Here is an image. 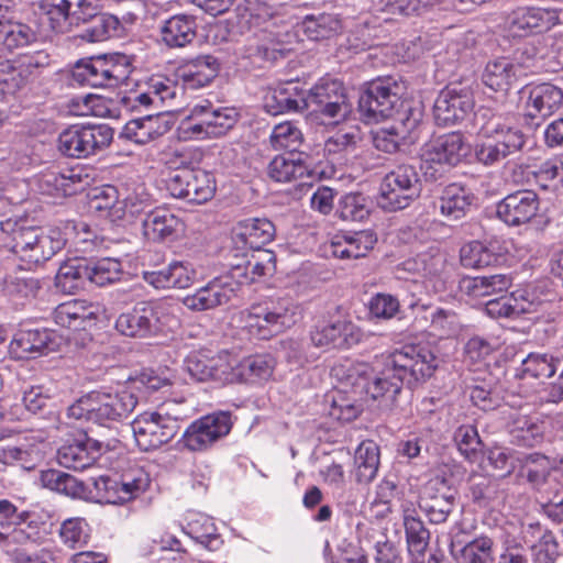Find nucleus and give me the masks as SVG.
Wrapping results in <instances>:
<instances>
[{"mask_svg":"<svg viewBox=\"0 0 563 563\" xmlns=\"http://www.w3.org/2000/svg\"><path fill=\"white\" fill-rule=\"evenodd\" d=\"M437 367V356L431 350L406 345L386 358L384 368L365 389L373 399H380L386 407H391L404 385L413 388L430 378Z\"/></svg>","mask_w":563,"mask_h":563,"instance_id":"obj_1","label":"nucleus"},{"mask_svg":"<svg viewBox=\"0 0 563 563\" xmlns=\"http://www.w3.org/2000/svg\"><path fill=\"white\" fill-rule=\"evenodd\" d=\"M3 246L13 253L27 269L49 261L66 244L57 228L18 224L7 221L1 224Z\"/></svg>","mask_w":563,"mask_h":563,"instance_id":"obj_2","label":"nucleus"},{"mask_svg":"<svg viewBox=\"0 0 563 563\" xmlns=\"http://www.w3.org/2000/svg\"><path fill=\"white\" fill-rule=\"evenodd\" d=\"M189 409L184 401L170 400L154 411H144L131 423L136 445L150 452L172 441L188 418Z\"/></svg>","mask_w":563,"mask_h":563,"instance_id":"obj_3","label":"nucleus"},{"mask_svg":"<svg viewBox=\"0 0 563 563\" xmlns=\"http://www.w3.org/2000/svg\"><path fill=\"white\" fill-rule=\"evenodd\" d=\"M137 405L136 396L122 389L115 393L91 391L80 397L67 409L69 418L86 420L110 428L128 418Z\"/></svg>","mask_w":563,"mask_h":563,"instance_id":"obj_4","label":"nucleus"},{"mask_svg":"<svg viewBox=\"0 0 563 563\" xmlns=\"http://www.w3.org/2000/svg\"><path fill=\"white\" fill-rule=\"evenodd\" d=\"M299 318L297 303L287 297L269 299L241 312L243 328L260 340H268L296 324Z\"/></svg>","mask_w":563,"mask_h":563,"instance_id":"obj_5","label":"nucleus"},{"mask_svg":"<svg viewBox=\"0 0 563 563\" xmlns=\"http://www.w3.org/2000/svg\"><path fill=\"white\" fill-rule=\"evenodd\" d=\"M405 86L394 77L377 78L368 84L360 95L358 111L367 123H376L394 115L401 104Z\"/></svg>","mask_w":563,"mask_h":563,"instance_id":"obj_6","label":"nucleus"},{"mask_svg":"<svg viewBox=\"0 0 563 563\" xmlns=\"http://www.w3.org/2000/svg\"><path fill=\"white\" fill-rule=\"evenodd\" d=\"M132 71L130 57L114 55L96 57L76 63L71 76L81 86L93 88H112L128 80Z\"/></svg>","mask_w":563,"mask_h":563,"instance_id":"obj_7","label":"nucleus"},{"mask_svg":"<svg viewBox=\"0 0 563 563\" xmlns=\"http://www.w3.org/2000/svg\"><path fill=\"white\" fill-rule=\"evenodd\" d=\"M113 140L108 124H73L58 136L59 152L71 158H87L106 150Z\"/></svg>","mask_w":563,"mask_h":563,"instance_id":"obj_8","label":"nucleus"},{"mask_svg":"<svg viewBox=\"0 0 563 563\" xmlns=\"http://www.w3.org/2000/svg\"><path fill=\"white\" fill-rule=\"evenodd\" d=\"M235 108H214L208 100L195 104L183 122L185 132L196 139L219 137L227 134L238 122Z\"/></svg>","mask_w":563,"mask_h":563,"instance_id":"obj_9","label":"nucleus"},{"mask_svg":"<svg viewBox=\"0 0 563 563\" xmlns=\"http://www.w3.org/2000/svg\"><path fill=\"white\" fill-rule=\"evenodd\" d=\"M498 427L508 435L511 443L534 448L542 444L549 429V421L536 416L521 413L507 405L495 406Z\"/></svg>","mask_w":563,"mask_h":563,"instance_id":"obj_10","label":"nucleus"},{"mask_svg":"<svg viewBox=\"0 0 563 563\" xmlns=\"http://www.w3.org/2000/svg\"><path fill=\"white\" fill-rule=\"evenodd\" d=\"M419 192L420 179L416 167L402 164L384 177L378 205L386 211H398L407 208Z\"/></svg>","mask_w":563,"mask_h":563,"instance_id":"obj_11","label":"nucleus"},{"mask_svg":"<svg viewBox=\"0 0 563 563\" xmlns=\"http://www.w3.org/2000/svg\"><path fill=\"white\" fill-rule=\"evenodd\" d=\"M179 90L176 80L163 75H155L139 86L137 90L121 96L119 103L128 111L170 107Z\"/></svg>","mask_w":563,"mask_h":563,"instance_id":"obj_12","label":"nucleus"},{"mask_svg":"<svg viewBox=\"0 0 563 563\" xmlns=\"http://www.w3.org/2000/svg\"><path fill=\"white\" fill-rule=\"evenodd\" d=\"M169 312L165 302L142 301L115 320V329L125 336L146 338L158 332Z\"/></svg>","mask_w":563,"mask_h":563,"instance_id":"obj_13","label":"nucleus"},{"mask_svg":"<svg viewBox=\"0 0 563 563\" xmlns=\"http://www.w3.org/2000/svg\"><path fill=\"white\" fill-rule=\"evenodd\" d=\"M470 153V146L459 132L440 135L427 143L421 150V168L426 175L437 178L439 167L456 166Z\"/></svg>","mask_w":563,"mask_h":563,"instance_id":"obj_14","label":"nucleus"},{"mask_svg":"<svg viewBox=\"0 0 563 563\" xmlns=\"http://www.w3.org/2000/svg\"><path fill=\"white\" fill-rule=\"evenodd\" d=\"M305 101L306 109L312 108L329 119H343L351 111L343 84L333 78H321L305 92Z\"/></svg>","mask_w":563,"mask_h":563,"instance_id":"obj_15","label":"nucleus"},{"mask_svg":"<svg viewBox=\"0 0 563 563\" xmlns=\"http://www.w3.org/2000/svg\"><path fill=\"white\" fill-rule=\"evenodd\" d=\"M232 424L229 411L206 415L191 422L185 430L181 437L183 445L191 452L205 451L228 435Z\"/></svg>","mask_w":563,"mask_h":563,"instance_id":"obj_16","label":"nucleus"},{"mask_svg":"<svg viewBox=\"0 0 563 563\" xmlns=\"http://www.w3.org/2000/svg\"><path fill=\"white\" fill-rule=\"evenodd\" d=\"M29 512H18V507L8 499H0V547L9 552L12 545L37 542L38 526L27 521Z\"/></svg>","mask_w":563,"mask_h":563,"instance_id":"obj_17","label":"nucleus"},{"mask_svg":"<svg viewBox=\"0 0 563 563\" xmlns=\"http://www.w3.org/2000/svg\"><path fill=\"white\" fill-rule=\"evenodd\" d=\"M561 14L553 8H518L506 16L504 30L512 37L543 33L560 23Z\"/></svg>","mask_w":563,"mask_h":563,"instance_id":"obj_18","label":"nucleus"},{"mask_svg":"<svg viewBox=\"0 0 563 563\" xmlns=\"http://www.w3.org/2000/svg\"><path fill=\"white\" fill-rule=\"evenodd\" d=\"M409 308L415 314L413 325L416 329L428 331L433 336L451 338L461 330L460 318L453 310L432 307L420 298L412 300Z\"/></svg>","mask_w":563,"mask_h":563,"instance_id":"obj_19","label":"nucleus"},{"mask_svg":"<svg viewBox=\"0 0 563 563\" xmlns=\"http://www.w3.org/2000/svg\"><path fill=\"white\" fill-rule=\"evenodd\" d=\"M474 100L466 89L446 87L433 104V118L439 126H451L463 121L472 111Z\"/></svg>","mask_w":563,"mask_h":563,"instance_id":"obj_20","label":"nucleus"},{"mask_svg":"<svg viewBox=\"0 0 563 563\" xmlns=\"http://www.w3.org/2000/svg\"><path fill=\"white\" fill-rule=\"evenodd\" d=\"M110 449V442L106 443L85 435L63 444L56 457L62 466L82 471L92 466L102 452Z\"/></svg>","mask_w":563,"mask_h":563,"instance_id":"obj_21","label":"nucleus"},{"mask_svg":"<svg viewBox=\"0 0 563 563\" xmlns=\"http://www.w3.org/2000/svg\"><path fill=\"white\" fill-rule=\"evenodd\" d=\"M454 495L443 479H432L423 487L419 506L431 523H443L454 507Z\"/></svg>","mask_w":563,"mask_h":563,"instance_id":"obj_22","label":"nucleus"},{"mask_svg":"<svg viewBox=\"0 0 563 563\" xmlns=\"http://www.w3.org/2000/svg\"><path fill=\"white\" fill-rule=\"evenodd\" d=\"M538 196L531 190H518L506 196L496 206L495 214L507 225L527 223L537 213Z\"/></svg>","mask_w":563,"mask_h":563,"instance_id":"obj_23","label":"nucleus"},{"mask_svg":"<svg viewBox=\"0 0 563 563\" xmlns=\"http://www.w3.org/2000/svg\"><path fill=\"white\" fill-rule=\"evenodd\" d=\"M317 347H343L356 344L361 340L358 328L351 321L336 319L318 323L310 333Z\"/></svg>","mask_w":563,"mask_h":563,"instance_id":"obj_24","label":"nucleus"},{"mask_svg":"<svg viewBox=\"0 0 563 563\" xmlns=\"http://www.w3.org/2000/svg\"><path fill=\"white\" fill-rule=\"evenodd\" d=\"M522 93L527 95L526 117L532 120H545L563 104L562 89L550 82L527 86Z\"/></svg>","mask_w":563,"mask_h":563,"instance_id":"obj_25","label":"nucleus"},{"mask_svg":"<svg viewBox=\"0 0 563 563\" xmlns=\"http://www.w3.org/2000/svg\"><path fill=\"white\" fill-rule=\"evenodd\" d=\"M276 230L267 218H247L239 221L232 230V241L241 250H263L272 242Z\"/></svg>","mask_w":563,"mask_h":563,"instance_id":"obj_26","label":"nucleus"},{"mask_svg":"<svg viewBox=\"0 0 563 563\" xmlns=\"http://www.w3.org/2000/svg\"><path fill=\"white\" fill-rule=\"evenodd\" d=\"M172 130V122L163 114L132 119L123 126L120 137L136 145L156 142Z\"/></svg>","mask_w":563,"mask_h":563,"instance_id":"obj_27","label":"nucleus"},{"mask_svg":"<svg viewBox=\"0 0 563 563\" xmlns=\"http://www.w3.org/2000/svg\"><path fill=\"white\" fill-rule=\"evenodd\" d=\"M185 371L196 382L228 380L232 366L227 355H208L205 352H192L184 362Z\"/></svg>","mask_w":563,"mask_h":563,"instance_id":"obj_28","label":"nucleus"},{"mask_svg":"<svg viewBox=\"0 0 563 563\" xmlns=\"http://www.w3.org/2000/svg\"><path fill=\"white\" fill-rule=\"evenodd\" d=\"M220 70V63L212 55H200L187 60L176 70L177 81L184 89H200L212 82Z\"/></svg>","mask_w":563,"mask_h":563,"instance_id":"obj_29","label":"nucleus"},{"mask_svg":"<svg viewBox=\"0 0 563 563\" xmlns=\"http://www.w3.org/2000/svg\"><path fill=\"white\" fill-rule=\"evenodd\" d=\"M54 333L47 329L21 330L10 342L9 351L14 358L23 360L53 351Z\"/></svg>","mask_w":563,"mask_h":563,"instance_id":"obj_30","label":"nucleus"},{"mask_svg":"<svg viewBox=\"0 0 563 563\" xmlns=\"http://www.w3.org/2000/svg\"><path fill=\"white\" fill-rule=\"evenodd\" d=\"M561 365L560 358L548 353H530L520 358V366H510L504 371L508 379H543L552 377Z\"/></svg>","mask_w":563,"mask_h":563,"instance_id":"obj_31","label":"nucleus"},{"mask_svg":"<svg viewBox=\"0 0 563 563\" xmlns=\"http://www.w3.org/2000/svg\"><path fill=\"white\" fill-rule=\"evenodd\" d=\"M181 227L180 219L164 208L151 210L142 220L144 238L155 243L172 241Z\"/></svg>","mask_w":563,"mask_h":563,"instance_id":"obj_32","label":"nucleus"},{"mask_svg":"<svg viewBox=\"0 0 563 563\" xmlns=\"http://www.w3.org/2000/svg\"><path fill=\"white\" fill-rule=\"evenodd\" d=\"M244 264L232 265V276L240 284H252L260 278L271 276L276 271V255L271 250H251Z\"/></svg>","mask_w":563,"mask_h":563,"instance_id":"obj_33","label":"nucleus"},{"mask_svg":"<svg viewBox=\"0 0 563 563\" xmlns=\"http://www.w3.org/2000/svg\"><path fill=\"white\" fill-rule=\"evenodd\" d=\"M264 109L272 115L301 111L306 109L305 91L294 82L280 85L266 93Z\"/></svg>","mask_w":563,"mask_h":563,"instance_id":"obj_34","label":"nucleus"},{"mask_svg":"<svg viewBox=\"0 0 563 563\" xmlns=\"http://www.w3.org/2000/svg\"><path fill=\"white\" fill-rule=\"evenodd\" d=\"M233 295L232 287L214 279L196 290L195 294L187 295L183 299V303L189 310L205 311L228 303Z\"/></svg>","mask_w":563,"mask_h":563,"instance_id":"obj_35","label":"nucleus"},{"mask_svg":"<svg viewBox=\"0 0 563 563\" xmlns=\"http://www.w3.org/2000/svg\"><path fill=\"white\" fill-rule=\"evenodd\" d=\"M377 242L376 235L368 230L351 234L336 235L331 241V253L341 260H356L366 256Z\"/></svg>","mask_w":563,"mask_h":563,"instance_id":"obj_36","label":"nucleus"},{"mask_svg":"<svg viewBox=\"0 0 563 563\" xmlns=\"http://www.w3.org/2000/svg\"><path fill=\"white\" fill-rule=\"evenodd\" d=\"M41 187L47 194L73 196L82 190L90 184V177L82 174L81 169H69L65 173L48 172L41 177Z\"/></svg>","mask_w":563,"mask_h":563,"instance_id":"obj_37","label":"nucleus"},{"mask_svg":"<svg viewBox=\"0 0 563 563\" xmlns=\"http://www.w3.org/2000/svg\"><path fill=\"white\" fill-rule=\"evenodd\" d=\"M474 196L457 184L448 185L437 201L440 213L450 221L464 218L470 211Z\"/></svg>","mask_w":563,"mask_h":563,"instance_id":"obj_38","label":"nucleus"},{"mask_svg":"<svg viewBox=\"0 0 563 563\" xmlns=\"http://www.w3.org/2000/svg\"><path fill=\"white\" fill-rule=\"evenodd\" d=\"M162 41L169 47H185L197 36V23L192 15L175 14L161 27Z\"/></svg>","mask_w":563,"mask_h":563,"instance_id":"obj_39","label":"nucleus"},{"mask_svg":"<svg viewBox=\"0 0 563 563\" xmlns=\"http://www.w3.org/2000/svg\"><path fill=\"white\" fill-rule=\"evenodd\" d=\"M56 324L70 330H85L96 319L91 306L85 301L70 300L58 305L53 311Z\"/></svg>","mask_w":563,"mask_h":563,"instance_id":"obj_40","label":"nucleus"},{"mask_svg":"<svg viewBox=\"0 0 563 563\" xmlns=\"http://www.w3.org/2000/svg\"><path fill=\"white\" fill-rule=\"evenodd\" d=\"M308 174L302 153L275 156L268 165L269 177L277 183H290Z\"/></svg>","mask_w":563,"mask_h":563,"instance_id":"obj_41","label":"nucleus"},{"mask_svg":"<svg viewBox=\"0 0 563 563\" xmlns=\"http://www.w3.org/2000/svg\"><path fill=\"white\" fill-rule=\"evenodd\" d=\"M88 21L89 25L82 30L80 37L90 43L120 37L124 32V26L120 20L109 13H98L97 11L96 15Z\"/></svg>","mask_w":563,"mask_h":563,"instance_id":"obj_42","label":"nucleus"},{"mask_svg":"<svg viewBox=\"0 0 563 563\" xmlns=\"http://www.w3.org/2000/svg\"><path fill=\"white\" fill-rule=\"evenodd\" d=\"M184 529L191 539L210 551L219 550L223 543L211 518L206 515L191 514Z\"/></svg>","mask_w":563,"mask_h":563,"instance_id":"obj_43","label":"nucleus"},{"mask_svg":"<svg viewBox=\"0 0 563 563\" xmlns=\"http://www.w3.org/2000/svg\"><path fill=\"white\" fill-rule=\"evenodd\" d=\"M493 112L489 108L481 107L474 114V126L477 129L475 145L476 158L485 165L493 164Z\"/></svg>","mask_w":563,"mask_h":563,"instance_id":"obj_44","label":"nucleus"},{"mask_svg":"<svg viewBox=\"0 0 563 563\" xmlns=\"http://www.w3.org/2000/svg\"><path fill=\"white\" fill-rule=\"evenodd\" d=\"M37 41V33L29 24L15 21L0 30V52L15 53Z\"/></svg>","mask_w":563,"mask_h":563,"instance_id":"obj_45","label":"nucleus"},{"mask_svg":"<svg viewBox=\"0 0 563 563\" xmlns=\"http://www.w3.org/2000/svg\"><path fill=\"white\" fill-rule=\"evenodd\" d=\"M402 518L409 554L416 559L422 558L429 545L430 532L422 520L415 516V510L405 508Z\"/></svg>","mask_w":563,"mask_h":563,"instance_id":"obj_46","label":"nucleus"},{"mask_svg":"<svg viewBox=\"0 0 563 563\" xmlns=\"http://www.w3.org/2000/svg\"><path fill=\"white\" fill-rule=\"evenodd\" d=\"M85 280H88V260L85 257L66 260L56 275V286L69 294L79 289Z\"/></svg>","mask_w":563,"mask_h":563,"instance_id":"obj_47","label":"nucleus"},{"mask_svg":"<svg viewBox=\"0 0 563 563\" xmlns=\"http://www.w3.org/2000/svg\"><path fill=\"white\" fill-rule=\"evenodd\" d=\"M14 66V73L20 90L26 82L34 80L51 65L52 58L46 51L40 49L31 54H23Z\"/></svg>","mask_w":563,"mask_h":563,"instance_id":"obj_48","label":"nucleus"},{"mask_svg":"<svg viewBox=\"0 0 563 563\" xmlns=\"http://www.w3.org/2000/svg\"><path fill=\"white\" fill-rule=\"evenodd\" d=\"M276 366V360L271 354H256L249 356L238 365V375L246 383L268 380Z\"/></svg>","mask_w":563,"mask_h":563,"instance_id":"obj_49","label":"nucleus"},{"mask_svg":"<svg viewBox=\"0 0 563 563\" xmlns=\"http://www.w3.org/2000/svg\"><path fill=\"white\" fill-rule=\"evenodd\" d=\"M356 478L361 483L373 481L379 466V449L373 441L362 442L354 456Z\"/></svg>","mask_w":563,"mask_h":563,"instance_id":"obj_50","label":"nucleus"},{"mask_svg":"<svg viewBox=\"0 0 563 563\" xmlns=\"http://www.w3.org/2000/svg\"><path fill=\"white\" fill-rule=\"evenodd\" d=\"M342 29L340 19L331 13L307 15L301 22V30L311 41L330 38Z\"/></svg>","mask_w":563,"mask_h":563,"instance_id":"obj_51","label":"nucleus"},{"mask_svg":"<svg viewBox=\"0 0 563 563\" xmlns=\"http://www.w3.org/2000/svg\"><path fill=\"white\" fill-rule=\"evenodd\" d=\"M454 441L462 455L471 462H477L482 460L479 466L483 471H486L483 465L484 462V444L477 433V430L473 426H461L454 433Z\"/></svg>","mask_w":563,"mask_h":563,"instance_id":"obj_52","label":"nucleus"},{"mask_svg":"<svg viewBox=\"0 0 563 563\" xmlns=\"http://www.w3.org/2000/svg\"><path fill=\"white\" fill-rule=\"evenodd\" d=\"M187 175V201L200 205L213 197L216 192V180L211 173L203 169H189Z\"/></svg>","mask_w":563,"mask_h":563,"instance_id":"obj_53","label":"nucleus"},{"mask_svg":"<svg viewBox=\"0 0 563 563\" xmlns=\"http://www.w3.org/2000/svg\"><path fill=\"white\" fill-rule=\"evenodd\" d=\"M122 273L119 260L111 257L88 260V280L97 286L103 287L120 280Z\"/></svg>","mask_w":563,"mask_h":563,"instance_id":"obj_54","label":"nucleus"},{"mask_svg":"<svg viewBox=\"0 0 563 563\" xmlns=\"http://www.w3.org/2000/svg\"><path fill=\"white\" fill-rule=\"evenodd\" d=\"M269 142L276 151L286 150L289 153H300L299 147L303 142V135L294 122L285 121L274 126Z\"/></svg>","mask_w":563,"mask_h":563,"instance_id":"obj_55","label":"nucleus"},{"mask_svg":"<svg viewBox=\"0 0 563 563\" xmlns=\"http://www.w3.org/2000/svg\"><path fill=\"white\" fill-rule=\"evenodd\" d=\"M88 496L86 499H93L98 503L119 505L121 499L119 477L101 475L90 478Z\"/></svg>","mask_w":563,"mask_h":563,"instance_id":"obj_56","label":"nucleus"},{"mask_svg":"<svg viewBox=\"0 0 563 563\" xmlns=\"http://www.w3.org/2000/svg\"><path fill=\"white\" fill-rule=\"evenodd\" d=\"M523 144L525 136L519 128L501 124L495 128V161L519 152Z\"/></svg>","mask_w":563,"mask_h":563,"instance_id":"obj_57","label":"nucleus"},{"mask_svg":"<svg viewBox=\"0 0 563 563\" xmlns=\"http://www.w3.org/2000/svg\"><path fill=\"white\" fill-rule=\"evenodd\" d=\"M342 220L362 221L369 214V201L361 192H349L341 197L336 209Z\"/></svg>","mask_w":563,"mask_h":563,"instance_id":"obj_58","label":"nucleus"},{"mask_svg":"<svg viewBox=\"0 0 563 563\" xmlns=\"http://www.w3.org/2000/svg\"><path fill=\"white\" fill-rule=\"evenodd\" d=\"M150 475L142 468L131 470L119 477V486L122 503H128L141 494L150 486Z\"/></svg>","mask_w":563,"mask_h":563,"instance_id":"obj_59","label":"nucleus"},{"mask_svg":"<svg viewBox=\"0 0 563 563\" xmlns=\"http://www.w3.org/2000/svg\"><path fill=\"white\" fill-rule=\"evenodd\" d=\"M559 547L553 531L544 530L539 540L530 545L531 563H559Z\"/></svg>","mask_w":563,"mask_h":563,"instance_id":"obj_60","label":"nucleus"},{"mask_svg":"<svg viewBox=\"0 0 563 563\" xmlns=\"http://www.w3.org/2000/svg\"><path fill=\"white\" fill-rule=\"evenodd\" d=\"M362 141V133L357 126H351L347 130H339L327 139L324 151L328 154H342L353 152Z\"/></svg>","mask_w":563,"mask_h":563,"instance_id":"obj_61","label":"nucleus"},{"mask_svg":"<svg viewBox=\"0 0 563 563\" xmlns=\"http://www.w3.org/2000/svg\"><path fill=\"white\" fill-rule=\"evenodd\" d=\"M59 537L68 548H81L88 543V525L80 518L67 519L60 526Z\"/></svg>","mask_w":563,"mask_h":563,"instance_id":"obj_62","label":"nucleus"},{"mask_svg":"<svg viewBox=\"0 0 563 563\" xmlns=\"http://www.w3.org/2000/svg\"><path fill=\"white\" fill-rule=\"evenodd\" d=\"M407 271H412L429 279L438 278L444 268V258L440 254H420L405 263Z\"/></svg>","mask_w":563,"mask_h":563,"instance_id":"obj_63","label":"nucleus"},{"mask_svg":"<svg viewBox=\"0 0 563 563\" xmlns=\"http://www.w3.org/2000/svg\"><path fill=\"white\" fill-rule=\"evenodd\" d=\"M460 563H493V541L477 538L467 543L457 558Z\"/></svg>","mask_w":563,"mask_h":563,"instance_id":"obj_64","label":"nucleus"}]
</instances>
